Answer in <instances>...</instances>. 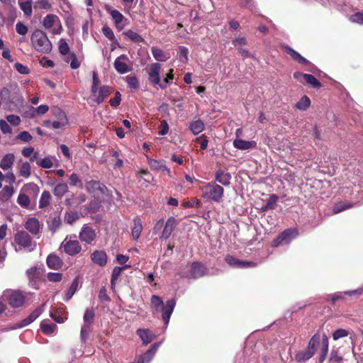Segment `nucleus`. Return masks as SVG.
<instances>
[{"mask_svg": "<svg viewBox=\"0 0 363 363\" xmlns=\"http://www.w3.org/2000/svg\"><path fill=\"white\" fill-rule=\"evenodd\" d=\"M102 33L109 40L113 42V43L117 44L118 47H120V45L118 40H116L112 29L109 26H104L102 28Z\"/></svg>", "mask_w": 363, "mask_h": 363, "instance_id": "79ce46f5", "label": "nucleus"}, {"mask_svg": "<svg viewBox=\"0 0 363 363\" xmlns=\"http://www.w3.org/2000/svg\"><path fill=\"white\" fill-rule=\"evenodd\" d=\"M318 347H320L318 352V362L319 363H323L328 352V340L325 336L320 343V337L318 334H315L312 336L305 350L299 351L296 354V361L298 363L306 362L314 355Z\"/></svg>", "mask_w": 363, "mask_h": 363, "instance_id": "f257e3e1", "label": "nucleus"}, {"mask_svg": "<svg viewBox=\"0 0 363 363\" xmlns=\"http://www.w3.org/2000/svg\"><path fill=\"white\" fill-rule=\"evenodd\" d=\"M31 167L28 162H23L19 169V176L28 178L30 176Z\"/></svg>", "mask_w": 363, "mask_h": 363, "instance_id": "49530a36", "label": "nucleus"}, {"mask_svg": "<svg viewBox=\"0 0 363 363\" xmlns=\"http://www.w3.org/2000/svg\"><path fill=\"white\" fill-rule=\"evenodd\" d=\"M79 218V213L76 211L67 212L65 216V221L70 225H72Z\"/></svg>", "mask_w": 363, "mask_h": 363, "instance_id": "3c124183", "label": "nucleus"}, {"mask_svg": "<svg viewBox=\"0 0 363 363\" xmlns=\"http://www.w3.org/2000/svg\"><path fill=\"white\" fill-rule=\"evenodd\" d=\"M95 312L93 308H87L84 314V325L91 326L94 321Z\"/></svg>", "mask_w": 363, "mask_h": 363, "instance_id": "2f4dec72", "label": "nucleus"}, {"mask_svg": "<svg viewBox=\"0 0 363 363\" xmlns=\"http://www.w3.org/2000/svg\"><path fill=\"white\" fill-rule=\"evenodd\" d=\"M298 234V230L296 228L286 229L273 240L272 246L277 247L282 244H288L295 238Z\"/></svg>", "mask_w": 363, "mask_h": 363, "instance_id": "423d86ee", "label": "nucleus"}, {"mask_svg": "<svg viewBox=\"0 0 363 363\" xmlns=\"http://www.w3.org/2000/svg\"><path fill=\"white\" fill-rule=\"evenodd\" d=\"M59 52L62 55L69 54V47L65 39H60L59 41Z\"/></svg>", "mask_w": 363, "mask_h": 363, "instance_id": "864d4df0", "label": "nucleus"}, {"mask_svg": "<svg viewBox=\"0 0 363 363\" xmlns=\"http://www.w3.org/2000/svg\"><path fill=\"white\" fill-rule=\"evenodd\" d=\"M16 138L25 143L30 142L33 139L32 135L26 130L21 132Z\"/></svg>", "mask_w": 363, "mask_h": 363, "instance_id": "0e129e2a", "label": "nucleus"}, {"mask_svg": "<svg viewBox=\"0 0 363 363\" xmlns=\"http://www.w3.org/2000/svg\"><path fill=\"white\" fill-rule=\"evenodd\" d=\"M32 3L33 0H18L19 7L26 16H30L32 14Z\"/></svg>", "mask_w": 363, "mask_h": 363, "instance_id": "c756f323", "label": "nucleus"}, {"mask_svg": "<svg viewBox=\"0 0 363 363\" xmlns=\"http://www.w3.org/2000/svg\"><path fill=\"white\" fill-rule=\"evenodd\" d=\"M24 189L29 194H32L34 197H37L40 192L39 186L35 183H28L26 184L24 186Z\"/></svg>", "mask_w": 363, "mask_h": 363, "instance_id": "09e8293b", "label": "nucleus"}, {"mask_svg": "<svg viewBox=\"0 0 363 363\" xmlns=\"http://www.w3.org/2000/svg\"><path fill=\"white\" fill-rule=\"evenodd\" d=\"M207 192L203 194V196L209 197L215 202H220L222 200L224 194V189L218 185L213 183H207L205 186Z\"/></svg>", "mask_w": 363, "mask_h": 363, "instance_id": "0eeeda50", "label": "nucleus"}, {"mask_svg": "<svg viewBox=\"0 0 363 363\" xmlns=\"http://www.w3.org/2000/svg\"><path fill=\"white\" fill-rule=\"evenodd\" d=\"M52 112L57 120H67L65 113L61 108L54 107L52 109Z\"/></svg>", "mask_w": 363, "mask_h": 363, "instance_id": "6e6d98bb", "label": "nucleus"}, {"mask_svg": "<svg viewBox=\"0 0 363 363\" xmlns=\"http://www.w3.org/2000/svg\"><path fill=\"white\" fill-rule=\"evenodd\" d=\"M78 286H79V277H76L74 279L71 286H69V289L67 290V291L65 294V296L64 298V300L65 301H68L72 298V297L73 296V295L75 294L76 291L77 290Z\"/></svg>", "mask_w": 363, "mask_h": 363, "instance_id": "7c9ffc66", "label": "nucleus"}, {"mask_svg": "<svg viewBox=\"0 0 363 363\" xmlns=\"http://www.w3.org/2000/svg\"><path fill=\"white\" fill-rule=\"evenodd\" d=\"M204 123L200 119L191 121L189 123V130L195 135L201 133L204 130Z\"/></svg>", "mask_w": 363, "mask_h": 363, "instance_id": "c85d7f7f", "label": "nucleus"}, {"mask_svg": "<svg viewBox=\"0 0 363 363\" xmlns=\"http://www.w3.org/2000/svg\"><path fill=\"white\" fill-rule=\"evenodd\" d=\"M233 146L238 150H245L252 147V143L242 139H235L233 141Z\"/></svg>", "mask_w": 363, "mask_h": 363, "instance_id": "c9c22d12", "label": "nucleus"}, {"mask_svg": "<svg viewBox=\"0 0 363 363\" xmlns=\"http://www.w3.org/2000/svg\"><path fill=\"white\" fill-rule=\"evenodd\" d=\"M177 225L175 218L169 217L165 223L164 228L160 236L161 239H168Z\"/></svg>", "mask_w": 363, "mask_h": 363, "instance_id": "ddd939ff", "label": "nucleus"}, {"mask_svg": "<svg viewBox=\"0 0 363 363\" xmlns=\"http://www.w3.org/2000/svg\"><path fill=\"white\" fill-rule=\"evenodd\" d=\"M303 81L313 88L319 89L322 86L321 83L313 75L310 74H306Z\"/></svg>", "mask_w": 363, "mask_h": 363, "instance_id": "e433bc0d", "label": "nucleus"}, {"mask_svg": "<svg viewBox=\"0 0 363 363\" xmlns=\"http://www.w3.org/2000/svg\"><path fill=\"white\" fill-rule=\"evenodd\" d=\"M279 199V197L276 194L270 195L267 203L262 207V211H267L275 208L276 203Z\"/></svg>", "mask_w": 363, "mask_h": 363, "instance_id": "f704fd0d", "label": "nucleus"}, {"mask_svg": "<svg viewBox=\"0 0 363 363\" xmlns=\"http://www.w3.org/2000/svg\"><path fill=\"white\" fill-rule=\"evenodd\" d=\"M159 345L160 343L153 344L144 354L138 357V359L143 360V363H149L155 354Z\"/></svg>", "mask_w": 363, "mask_h": 363, "instance_id": "412c9836", "label": "nucleus"}, {"mask_svg": "<svg viewBox=\"0 0 363 363\" xmlns=\"http://www.w3.org/2000/svg\"><path fill=\"white\" fill-rule=\"evenodd\" d=\"M15 156L13 153L6 154L0 162V167L3 170H8L11 169L13 164Z\"/></svg>", "mask_w": 363, "mask_h": 363, "instance_id": "b1692460", "label": "nucleus"}, {"mask_svg": "<svg viewBox=\"0 0 363 363\" xmlns=\"http://www.w3.org/2000/svg\"><path fill=\"white\" fill-rule=\"evenodd\" d=\"M121 101V94L119 91H116L115 93L114 98H112L109 100V104L112 107L116 108L120 105Z\"/></svg>", "mask_w": 363, "mask_h": 363, "instance_id": "052dcab7", "label": "nucleus"}, {"mask_svg": "<svg viewBox=\"0 0 363 363\" xmlns=\"http://www.w3.org/2000/svg\"><path fill=\"white\" fill-rule=\"evenodd\" d=\"M99 298L102 302H109L111 301V298L107 294L106 289L105 286H102L99 293Z\"/></svg>", "mask_w": 363, "mask_h": 363, "instance_id": "e2e57ef3", "label": "nucleus"}, {"mask_svg": "<svg viewBox=\"0 0 363 363\" xmlns=\"http://www.w3.org/2000/svg\"><path fill=\"white\" fill-rule=\"evenodd\" d=\"M151 51L154 58L158 62H165L170 57L168 52H164L157 47H152Z\"/></svg>", "mask_w": 363, "mask_h": 363, "instance_id": "393cba45", "label": "nucleus"}, {"mask_svg": "<svg viewBox=\"0 0 363 363\" xmlns=\"http://www.w3.org/2000/svg\"><path fill=\"white\" fill-rule=\"evenodd\" d=\"M68 191V186L65 183L58 184L53 189V194L55 196L61 198Z\"/></svg>", "mask_w": 363, "mask_h": 363, "instance_id": "a19ab883", "label": "nucleus"}, {"mask_svg": "<svg viewBox=\"0 0 363 363\" xmlns=\"http://www.w3.org/2000/svg\"><path fill=\"white\" fill-rule=\"evenodd\" d=\"M161 69V65L155 62L147 65L145 68V71L148 75V81L152 85H158L162 89H165L167 85L160 82Z\"/></svg>", "mask_w": 363, "mask_h": 363, "instance_id": "39448f33", "label": "nucleus"}, {"mask_svg": "<svg viewBox=\"0 0 363 363\" xmlns=\"http://www.w3.org/2000/svg\"><path fill=\"white\" fill-rule=\"evenodd\" d=\"M17 203L23 208H29L30 201L29 197L25 194L20 193L17 198Z\"/></svg>", "mask_w": 363, "mask_h": 363, "instance_id": "a18cd8bd", "label": "nucleus"}, {"mask_svg": "<svg viewBox=\"0 0 363 363\" xmlns=\"http://www.w3.org/2000/svg\"><path fill=\"white\" fill-rule=\"evenodd\" d=\"M61 225L62 220L60 216L51 218L50 220L48 221V228L52 233H55Z\"/></svg>", "mask_w": 363, "mask_h": 363, "instance_id": "58836bf2", "label": "nucleus"}, {"mask_svg": "<svg viewBox=\"0 0 363 363\" xmlns=\"http://www.w3.org/2000/svg\"><path fill=\"white\" fill-rule=\"evenodd\" d=\"M130 267V265L125 264L123 267H115L113 269L112 274H111V286L112 289H114L116 281L118 279V277L121 276L123 270L125 269H129Z\"/></svg>", "mask_w": 363, "mask_h": 363, "instance_id": "bb28decb", "label": "nucleus"}, {"mask_svg": "<svg viewBox=\"0 0 363 363\" xmlns=\"http://www.w3.org/2000/svg\"><path fill=\"white\" fill-rule=\"evenodd\" d=\"M348 334L349 333L347 330L340 328L334 331L333 334V340H337L340 338L347 337Z\"/></svg>", "mask_w": 363, "mask_h": 363, "instance_id": "bf43d9fd", "label": "nucleus"}, {"mask_svg": "<svg viewBox=\"0 0 363 363\" xmlns=\"http://www.w3.org/2000/svg\"><path fill=\"white\" fill-rule=\"evenodd\" d=\"M48 280L52 282H59L62 279V274L58 272H49L47 275Z\"/></svg>", "mask_w": 363, "mask_h": 363, "instance_id": "4d7b16f0", "label": "nucleus"}, {"mask_svg": "<svg viewBox=\"0 0 363 363\" xmlns=\"http://www.w3.org/2000/svg\"><path fill=\"white\" fill-rule=\"evenodd\" d=\"M24 227L33 235H37L42 228L39 220L35 218H29L26 222Z\"/></svg>", "mask_w": 363, "mask_h": 363, "instance_id": "dca6fc26", "label": "nucleus"}, {"mask_svg": "<svg viewBox=\"0 0 363 363\" xmlns=\"http://www.w3.org/2000/svg\"><path fill=\"white\" fill-rule=\"evenodd\" d=\"M14 67L18 72L22 74H28L30 73V69L27 66L22 65L20 62H16L14 65Z\"/></svg>", "mask_w": 363, "mask_h": 363, "instance_id": "338daca9", "label": "nucleus"}, {"mask_svg": "<svg viewBox=\"0 0 363 363\" xmlns=\"http://www.w3.org/2000/svg\"><path fill=\"white\" fill-rule=\"evenodd\" d=\"M51 201V194L48 191H44L39 201V208H45L48 206Z\"/></svg>", "mask_w": 363, "mask_h": 363, "instance_id": "72a5a7b5", "label": "nucleus"}, {"mask_svg": "<svg viewBox=\"0 0 363 363\" xmlns=\"http://www.w3.org/2000/svg\"><path fill=\"white\" fill-rule=\"evenodd\" d=\"M208 269L200 262H193L191 264L190 269L184 277L189 279H198L207 274Z\"/></svg>", "mask_w": 363, "mask_h": 363, "instance_id": "1a4fd4ad", "label": "nucleus"}, {"mask_svg": "<svg viewBox=\"0 0 363 363\" xmlns=\"http://www.w3.org/2000/svg\"><path fill=\"white\" fill-rule=\"evenodd\" d=\"M37 164L38 166L45 169L51 168L53 165L52 160L49 157H45L40 161H38Z\"/></svg>", "mask_w": 363, "mask_h": 363, "instance_id": "680f3d73", "label": "nucleus"}, {"mask_svg": "<svg viewBox=\"0 0 363 363\" xmlns=\"http://www.w3.org/2000/svg\"><path fill=\"white\" fill-rule=\"evenodd\" d=\"M350 21L352 23H357L359 24L363 23V13L362 12H357L350 17Z\"/></svg>", "mask_w": 363, "mask_h": 363, "instance_id": "69168bd1", "label": "nucleus"}, {"mask_svg": "<svg viewBox=\"0 0 363 363\" xmlns=\"http://www.w3.org/2000/svg\"><path fill=\"white\" fill-rule=\"evenodd\" d=\"M151 307L157 312L162 311V317L166 325L169 324L171 315L172 314L176 306V301L174 298L166 301L165 305L161 297L157 295H152L150 298Z\"/></svg>", "mask_w": 363, "mask_h": 363, "instance_id": "f03ea898", "label": "nucleus"}, {"mask_svg": "<svg viewBox=\"0 0 363 363\" xmlns=\"http://www.w3.org/2000/svg\"><path fill=\"white\" fill-rule=\"evenodd\" d=\"M113 92V88L108 85H103L99 87L98 95L96 97L95 101L97 104H101L104 102L106 98H107Z\"/></svg>", "mask_w": 363, "mask_h": 363, "instance_id": "6ab92c4d", "label": "nucleus"}, {"mask_svg": "<svg viewBox=\"0 0 363 363\" xmlns=\"http://www.w3.org/2000/svg\"><path fill=\"white\" fill-rule=\"evenodd\" d=\"M142 230L141 220L138 217H136L133 219V225L131 228V234L134 240H137L140 238Z\"/></svg>", "mask_w": 363, "mask_h": 363, "instance_id": "a878e982", "label": "nucleus"}, {"mask_svg": "<svg viewBox=\"0 0 363 363\" xmlns=\"http://www.w3.org/2000/svg\"><path fill=\"white\" fill-rule=\"evenodd\" d=\"M42 270L40 267H34L28 269L26 272L30 282L35 283L40 279Z\"/></svg>", "mask_w": 363, "mask_h": 363, "instance_id": "cd10ccee", "label": "nucleus"}, {"mask_svg": "<svg viewBox=\"0 0 363 363\" xmlns=\"http://www.w3.org/2000/svg\"><path fill=\"white\" fill-rule=\"evenodd\" d=\"M33 48L38 52L48 54L52 50V45L46 33L39 29H36L30 36Z\"/></svg>", "mask_w": 363, "mask_h": 363, "instance_id": "7ed1b4c3", "label": "nucleus"}, {"mask_svg": "<svg viewBox=\"0 0 363 363\" xmlns=\"http://www.w3.org/2000/svg\"><path fill=\"white\" fill-rule=\"evenodd\" d=\"M86 189L89 193H95L96 191H99L101 194H104L106 186L99 181L91 180L86 182Z\"/></svg>", "mask_w": 363, "mask_h": 363, "instance_id": "aec40b11", "label": "nucleus"}, {"mask_svg": "<svg viewBox=\"0 0 363 363\" xmlns=\"http://www.w3.org/2000/svg\"><path fill=\"white\" fill-rule=\"evenodd\" d=\"M65 62L70 63V67L76 69L80 67V62L74 52H70L65 59Z\"/></svg>", "mask_w": 363, "mask_h": 363, "instance_id": "ea45409f", "label": "nucleus"}, {"mask_svg": "<svg viewBox=\"0 0 363 363\" xmlns=\"http://www.w3.org/2000/svg\"><path fill=\"white\" fill-rule=\"evenodd\" d=\"M40 328L44 334L51 335L55 332V329L57 328V325L54 323L48 324L42 322L40 324Z\"/></svg>", "mask_w": 363, "mask_h": 363, "instance_id": "de8ad7c7", "label": "nucleus"}, {"mask_svg": "<svg viewBox=\"0 0 363 363\" xmlns=\"http://www.w3.org/2000/svg\"><path fill=\"white\" fill-rule=\"evenodd\" d=\"M330 362L332 363H342V357L338 354L337 351L333 350L330 354Z\"/></svg>", "mask_w": 363, "mask_h": 363, "instance_id": "774afa93", "label": "nucleus"}, {"mask_svg": "<svg viewBox=\"0 0 363 363\" xmlns=\"http://www.w3.org/2000/svg\"><path fill=\"white\" fill-rule=\"evenodd\" d=\"M56 21H59V18L55 14H48L43 21V26L46 29L51 28Z\"/></svg>", "mask_w": 363, "mask_h": 363, "instance_id": "4c0bfd02", "label": "nucleus"}, {"mask_svg": "<svg viewBox=\"0 0 363 363\" xmlns=\"http://www.w3.org/2000/svg\"><path fill=\"white\" fill-rule=\"evenodd\" d=\"M136 333L145 345L150 343L155 337L154 334L148 329H138Z\"/></svg>", "mask_w": 363, "mask_h": 363, "instance_id": "5701e85b", "label": "nucleus"}, {"mask_svg": "<svg viewBox=\"0 0 363 363\" xmlns=\"http://www.w3.org/2000/svg\"><path fill=\"white\" fill-rule=\"evenodd\" d=\"M15 242L23 248H30L32 246L33 239L25 230H19L14 235Z\"/></svg>", "mask_w": 363, "mask_h": 363, "instance_id": "9b49d317", "label": "nucleus"}, {"mask_svg": "<svg viewBox=\"0 0 363 363\" xmlns=\"http://www.w3.org/2000/svg\"><path fill=\"white\" fill-rule=\"evenodd\" d=\"M231 180V174L223 170L222 169H218L215 174V182H217L221 184L223 186H228L230 184Z\"/></svg>", "mask_w": 363, "mask_h": 363, "instance_id": "a211bd4d", "label": "nucleus"}, {"mask_svg": "<svg viewBox=\"0 0 363 363\" xmlns=\"http://www.w3.org/2000/svg\"><path fill=\"white\" fill-rule=\"evenodd\" d=\"M147 163L152 169L159 170L162 172L167 171L168 173L170 172L169 169H168L167 166L164 164V160H157L151 159L148 156H147Z\"/></svg>", "mask_w": 363, "mask_h": 363, "instance_id": "4be33fe9", "label": "nucleus"}, {"mask_svg": "<svg viewBox=\"0 0 363 363\" xmlns=\"http://www.w3.org/2000/svg\"><path fill=\"white\" fill-rule=\"evenodd\" d=\"M91 259L95 264L104 267L107 263V255L104 250H95L91 255Z\"/></svg>", "mask_w": 363, "mask_h": 363, "instance_id": "2eb2a0df", "label": "nucleus"}, {"mask_svg": "<svg viewBox=\"0 0 363 363\" xmlns=\"http://www.w3.org/2000/svg\"><path fill=\"white\" fill-rule=\"evenodd\" d=\"M123 35H125L133 42L136 43H143L144 41L143 38L140 35L133 31L132 30H126L125 32L123 33Z\"/></svg>", "mask_w": 363, "mask_h": 363, "instance_id": "37998d69", "label": "nucleus"}, {"mask_svg": "<svg viewBox=\"0 0 363 363\" xmlns=\"http://www.w3.org/2000/svg\"><path fill=\"white\" fill-rule=\"evenodd\" d=\"M96 233L95 230L87 224H84L79 234V238L82 242L91 244L96 240Z\"/></svg>", "mask_w": 363, "mask_h": 363, "instance_id": "9d476101", "label": "nucleus"}, {"mask_svg": "<svg viewBox=\"0 0 363 363\" xmlns=\"http://www.w3.org/2000/svg\"><path fill=\"white\" fill-rule=\"evenodd\" d=\"M111 16L113 20L114 21L116 26L117 28H120V29H121L122 27H120L119 25L123 21V20L124 18V16H123V14L117 10H113L111 12Z\"/></svg>", "mask_w": 363, "mask_h": 363, "instance_id": "8fccbe9b", "label": "nucleus"}, {"mask_svg": "<svg viewBox=\"0 0 363 363\" xmlns=\"http://www.w3.org/2000/svg\"><path fill=\"white\" fill-rule=\"evenodd\" d=\"M60 248H62L67 255L74 256L81 252L82 245L78 240L68 239L67 236L61 243Z\"/></svg>", "mask_w": 363, "mask_h": 363, "instance_id": "6e6552de", "label": "nucleus"}, {"mask_svg": "<svg viewBox=\"0 0 363 363\" xmlns=\"http://www.w3.org/2000/svg\"><path fill=\"white\" fill-rule=\"evenodd\" d=\"M14 189L11 186H5L0 191V200L8 201L13 194Z\"/></svg>", "mask_w": 363, "mask_h": 363, "instance_id": "473e14b6", "label": "nucleus"}, {"mask_svg": "<svg viewBox=\"0 0 363 363\" xmlns=\"http://www.w3.org/2000/svg\"><path fill=\"white\" fill-rule=\"evenodd\" d=\"M48 267L54 270H59L63 266L62 259L55 254H50L46 259Z\"/></svg>", "mask_w": 363, "mask_h": 363, "instance_id": "f3484780", "label": "nucleus"}, {"mask_svg": "<svg viewBox=\"0 0 363 363\" xmlns=\"http://www.w3.org/2000/svg\"><path fill=\"white\" fill-rule=\"evenodd\" d=\"M189 50L184 46H180L179 48V58L180 61L186 62L188 60Z\"/></svg>", "mask_w": 363, "mask_h": 363, "instance_id": "13d9d810", "label": "nucleus"}, {"mask_svg": "<svg viewBox=\"0 0 363 363\" xmlns=\"http://www.w3.org/2000/svg\"><path fill=\"white\" fill-rule=\"evenodd\" d=\"M122 60L127 61L128 58L126 55L122 54L118 57L113 63L114 68L120 74H125L130 71L128 65Z\"/></svg>", "mask_w": 363, "mask_h": 363, "instance_id": "4468645a", "label": "nucleus"}, {"mask_svg": "<svg viewBox=\"0 0 363 363\" xmlns=\"http://www.w3.org/2000/svg\"><path fill=\"white\" fill-rule=\"evenodd\" d=\"M126 82L130 88L133 89H138L139 82L135 76H128L126 77Z\"/></svg>", "mask_w": 363, "mask_h": 363, "instance_id": "5fc2aeb1", "label": "nucleus"}, {"mask_svg": "<svg viewBox=\"0 0 363 363\" xmlns=\"http://www.w3.org/2000/svg\"><path fill=\"white\" fill-rule=\"evenodd\" d=\"M201 202L196 198H192L191 201H185L182 203V206L185 208H199Z\"/></svg>", "mask_w": 363, "mask_h": 363, "instance_id": "603ef678", "label": "nucleus"}, {"mask_svg": "<svg viewBox=\"0 0 363 363\" xmlns=\"http://www.w3.org/2000/svg\"><path fill=\"white\" fill-rule=\"evenodd\" d=\"M4 298L12 308H20L26 301V295L19 290L7 289L4 291Z\"/></svg>", "mask_w": 363, "mask_h": 363, "instance_id": "20e7f679", "label": "nucleus"}, {"mask_svg": "<svg viewBox=\"0 0 363 363\" xmlns=\"http://www.w3.org/2000/svg\"><path fill=\"white\" fill-rule=\"evenodd\" d=\"M311 105V100L307 96H303L296 104V107L301 111H306Z\"/></svg>", "mask_w": 363, "mask_h": 363, "instance_id": "c03bdc74", "label": "nucleus"}, {"mask_svg": "<svg viewBox=\"0 0 363 363\" xmlns=\"http://www.w3.org/2000/svg\"><path fill=\"white\" fill-rule=\"evenodd\" d=\"M281 48L285 51V52L287 55H289L291 57V58L293 60L296 61V62L304 65H308L310 64V62L308 60L301 56L298 52L294 50L290 46L285 44H282L281 45Z\"/></svg>", "mask_w": 363, "mask_h": 363, "instance_id": "f8f14e48", "label": "nucleus"}]
</instances>
